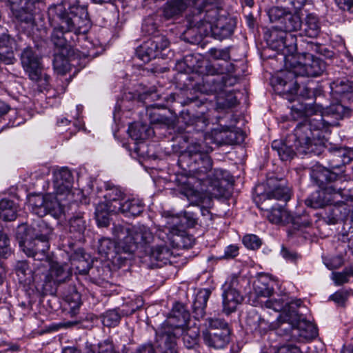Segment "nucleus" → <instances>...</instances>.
<instances>
[{
	"label": "nucleus",
	"mask_w": 353,
	"mask_h": 353,
	"mask_svg": "<svg viewBox=\"0 0 353 353\" xmlns=\"http://www.w3.org/2000/svg\"><path fill=\"white\" fill-rule=\"evenodd\" d=\"M271 48L284 57L285 69L281 72L288 80L281 79L285 85H294L293 90L297 91L298 77H318L325 71V63L321 59L314 57L310 52L296 54V38L285 32L273 31L271 34Z\"/></svg>",
	"instance_id": "f257e3e1"
},
{
	"label": "nucleus",
	"mask_w": 353,
	"mask_h": 353,
	"mask_svg": "<svg viewBox=\"0 0 353 353\" xmlns=\"http://www.w3.org/2000/svg\"><path fill=\"white\" fill-rule=\"evenodd\" d=\"M49 23L53 27L51 39L59 48L65 46V33L85 34L90 28L86 7L80 6L77 0H63L51 5L48 9Z\"/></svg>",
	"instance_id": "f03ea898"
},
{
	"label": "nucleus",
	"mask_w": 353,
	"mask_h": 353,
	"mask_svg": "<svg viewBox=\"0 0 353 353\" xmlns=\"http://www.w3.org/2000/svg\"><path fill=\"white\" fill-rule=\"evenodd\" d=\"M190 171L201 185V190L212 196L220 197L225 194V183L231 179L230 173L222 169H212V160L208 154H201L194 158Z\"/></svg>",
	"instance_id": "7ed1b4c3"
},
{
	"label": "nucleus",
	"mask_w": 353,
	"mask_h": 353,
	"mask_svg": "<svg viewBox=\"0 0 353 353\" xmlns=\"http://www.w3.org/2000/svg\"><path fill=\"white\" fill-rule=\"evenodd\" d=\"M46 0H8L12 13L21 27L29 34L45 38L48 27L43 14L39 12L40 6Z\"/></svg>",
	"instance_id": "20e7f679"
},
{
	"label": "nucleus",
	"mask_w": 353,
	"mask_h": 353,
	"mask_svg": "<svg viewBox=\"0 0 353 353\" xmlns=\"http://www.w3.org/2000/svg\"><path fill=\"white\" fill-rule=\"evenodd\" d=\"M190 314L185 306L176 303L170 316L157 332V341L162 353H176L178 335L190 324Z\"/></svg>",
	"instance_id": "39448f33"
},
{
	"label": "nucleus",
	"mask_w": 353,
	"mask_h": 353,
	"mask_svg": "<svg viewBox=\"0 0 353 353\" xmlns=\"http://www.w3.org/2000/svg\"><path fill=\"white\" fill-rule=\"evenodd\" d=\"M336 121H331L322 113L316 112L309 117L305 123H299L294 130L295 146L300 154H306L310 150L314 141L321 137L320 131H326L331 126H335Z\"/></svg>",
	"instance_id": "423d86ee"
},
{
	"label": "nucleus",
	"mask_w": 353,
	"mask_h": 353,
	"mask_svg": "<svg viewBox=\"0 0 353 353\" xmlns=\"http://www.w3.org/2000/svg\"><path fill=\"white\" fill-rule=\"evenodd\" d=\"M117 236L120 240L119 246L124 252L132 253L138 249H147L154 240V236L150 229L144 225H134L125 228L115 227Z\"/></svg>",
	"instance_id": "0eeeda50"
},
{
	"label": "nucleus",
	"mask_w": 353,
	"mask_h": 353,
	"mask_svg": "<svg viewBox=\"0 0 353 353\" xmlns=\"http://www.w3.org/2000/svg\"><path fill=\"white\" fill-rule=\"evenodd\" d=\"M276 333L287 336L288 340L304 342L316 337L318 330L314 324L305 320L296 310H293L289 314L287 323H281Z\"/></svg>",
	"instance_id": "6e6552de"
},
{
	"label": "nucleus",
	"mask_w": 353,
	"mask_h": 353,
	"mask_svg": "<svg viewBox=\"0 0 353 353\" xmlns=\"http://www.w3.org/2000/svg\"><path fill=\"white\" fill-rule=\"evenodd\" d=\"M125 194L118 186L111 184L105 185L104 201L100 202L95 208V218L98 225L106 227L109 225V214H117L119 206L124 200Z\"/></svg>",
	"instance_id": "1a4fd4ad"
},
{
	"label": "nucleus",
	"mask_w": 353,
	"mask_h": 353,
	"mask_svg": "<svg viewBox=\"0 0 353 353\" xmlns=\"http://www.w3.org/2000/svg\"><path fill=\"white\" fill-rule=\"evenodd\" d=\"M263 216L274 224H292V228L288 230V234L292 235L296 232L302 231L310 225L309 217L307 214L294 216L291 214L285 208L280 205L273 206L270 210H266Z\"/></svg>",
	"instance_id": "9d476101"
},
{
	"label": "nucleus",
	"mask_w": 353,
	"mask_h": 353,
	"mask_svg": "<svg viewBox=\"0 0 353 353\" xmlns=\"http://www.w3.org/2000/svg\"><path fill=\"white\" fill-rule=\"evenodd\" d=\"M21 63L29 78L37 83L40 91L49 85L50 76L43 71L41 57L31 48H25L21 54Z\"/></svg>",
	"instance_id": "9b49d317"
},
{
	"label": "nucleus",
	"mask_w": 353,
	"mask_h": 353,
	"mask_svg": "<svg viewBox=\"0 0 353 353\" xmlns=\"http://www.w3.org/2000/svg\"><path fill=\"white\" fill-rule=\"evenodd\" d=\"M66 202L70 203L68 196L63 195L61 199L54 192V194L37 196L32 206V211L39 217L49 213L54 217L59 219L65 214Z\"/></svg>",
	"instance_id": "f8f14e48"
},
{
	"label": "nucleus",
	"mask_w": 353,
	"mask_h": 353,
	"mask_svg": "<svg viewBox=\"0 0 353 353\" xmlns=\"http://www.w3.org/2000/svg\"><path fill=\"white\" fill-rule=\"evenodd\" d=\"M217 3L218 0H216L213 4L207 2V6L203 11L205 12L203 21L209 24L210 30L214 37L223 40L233 34L234 25L230 21L223 23L221 19H217L219 14Z\"/></svg>",
	"instance_id": "ddd939ff"
},
{
	"label": "nucleus",
	"mask_w": 353,
	"mask_h": 353,
	"mask_svg": "<svg viewBox=\"0 0 353 353\" xmlns=\"http://www.w3.org/2000/svg\"><path fill=\"white\" fill-rule=\"evenodd\" d=\"M345 190L338 183L328 185L324 189L315 191L305 200V204L312 208H325L331 202H339L347 194Z\"/></svg>",
	"instance_id": "4468645a"
},
{
	"label": "nucleus",
	"mask_w": 353,
	"mask_h": 353,
	"mask_svg": "<svg viewBox=\"0 0 353 353\" xmlns=\"http://www.w3.org/2000/svg\"><path fill=\"white\" fill-rule=\"evenodd\" d=\"M73 178L70 171L67 168L54 170L53 172V185L54 192L61 199L63 195L68 196V202L76 201L75 193L79 194L78 190H72Z\"/></svg>",
	"instance_id": "2eb2a0df"
},
{
	"label": "nucleus",
	"mask_w": 353,
	"mask_h": 353,
	"mask_svg": "<svg viewBox=\"0 0 353 353\" xmlns=\"http://www.w3.org/2000/svg\"><path fill=\"white\" fill-rule=\"evenodd\" d=\"M216 0H168L163 8V14L166 19L181 15L188 8L192 6L198 14H201L207 2L214 3Z\"/></svg>",
	"instance_id": "dca6fc26"
},
{
	"label": "nucleus",
	"mask_w": 353,
	"mask_h": 353,
	"mask_svg": "<svg viewBox=\"0 0 353 353\" xmlns=\"http://www.w3.org/2000/svg\"><path fill=\"white\" fill-rule=\"evenodd\" d=\"M169 41L163 35H155L144 41L136 50V54L144 63L155 59L159 53L169 46Z\"/></svg>",
	"instance_id": "f3484780"
},
{
	"label": "nucleus",
	"mask_w": 353,
	"mask_h": 353,
	"mask_svg": "<svg viewBox=\"0 0 353 353\" xmlns=\"http://www.w3.org/2000/svg\"><path fill=\"white\" fill-rule=\"evenodd\" d=\"M239 281L236 276L232 275L223 285V306L227 314L234 312L237 305L243 301V296L239 290Z\"/></svg>",
	"instance_id": "a211bd4d"
},
{
	"label": "nucleus",
	"mask_w": 353,
	"mask_h": 353,
	"mask_svg": "<svg viewBox=\"0 0 353 353\" xmlns=\"http://www.w3.org/2000/svg\"><path fill=\"white\" fill-rule=\"evenodd\" d=\"M349 196L339 199V202H331L325 208L322 213L323 219L330 225H334L345 221L350 214L351 209L347 205Z\"/></svg>",
	"instance_id": "6ab92c4d"
},
{
	"label": "nucleus",
	"mask_w": 353,
	"mask_h": 353,
	"mask_svg": "<svg viewBox=\"0 0 353 353\" xmlns=\"http://www.w3.org/2000/svg\"><path fill=\"white\" fill-rule=\"evenodd\" d=\"M52 232V229L43 220L39 219L29 227L27 224L23 223L18 228V235L21 239H41L49 240V236Z\"/></svg>",
	"instance_id": "aec40b11"
},
{
	"label": "nucleus",
	"mask_w": 353,
	"mask_h": 353,
	"mask_svg": "<svg viewBox=\"0 0 353 353\" xmlns=\"http://www.w3.org/2000/svg\"><path fill=\"white\" fill-rule=\"evenodd\" d=\"M21 247L27 256L33 257L34 260L47 262V252L50 248L49 240L24 239V241L21 242Z\"/></svg>",
	"instance_id": "412c9836"
},
{
	"label": "nucleus",
	"mask_w": 353,
	"mask_h": 353,
	"mask_svg": "<svg viewBox=\"0 0 353 353\" xmlns=\"http://www.w3.org/2000/svg\"><path fill=\"white\" fill-rule=\"evenodd\" d=\"M310 176L316 185L321 189H324L328 185L334 184L336 182L338 185L341 183L339 174L321 166L313 168L310 172Z\"/></svg>",
	"instance_id": "4be33fe9"
},
{
	"label": "nucleus",
	"mask_w": 353,
	"mask_h": 353,
	"mask_svg": "<svg viewBox=\"0 0 353 353\" xmlns=\"http://www.w3.org/2000/svg\"><path fill=\"white\" fill-rule=\"evenodd\" d=\"M202 338L208 347L223 348L230 341V330L223 329L212 332L209 329H205L202 332Z\"/></svg>",
	"instance_id": "5701e85b"
},
{
	"label": "nucleus",
	"mask_w": 353,
	"mask_h": 353,
	"mask_svg": "<svg viewBox=\"0 0 353 353\" xmlns=\"http://www.w3.org/2000/svg\"><path fill=\"white\" fill-rule=\"evenodd\" d=\"M302 301L299 299L294 301H285L283 299H268L263 302L262 306L267 308L272 309L276 312H283L284 316L280 315V318H283L282 323H287V319L289 318V314L292 313L293 310L296 309L301 305Z\"/></svg>",
	"instance_id": "b1692460"
},
{
	"label": "nucleus",
	"mask_w": 353,
	"mask_h": 353,
	"mask_svg": "<svg viewBox=\"0 0 353 353\" xmlns=\"http://www.w3.org/2000/svg\"><path fill=\"white\" fill-rule=\"evenodd\" d=\"M294 148L295 146V139L294 134L289 137V139L283 141L281 140H274L272 143V148L275 151L279 158L283 161H290L296 154ZM298 152V150H296Z\"/></svg>",
	"instance_id": "393cba45"
},
{
	"label": "nucleus",
	"mask_w": 353,
	"mask_h": 353,
	"mask_svg": "<svg viewBox=\"0 0 353 353\" xmlns=\"http://www.w3.org/2000/svg\"><path fill=\"white\" fill-rule=\"evenodd\" d=\"M281 24V28H283V30H279L278 29L274 28L270 30L268 34H266V39L270 47L271 34L273 31H276L278 32H285L288 35H292V34H289L287 32L296 31L299 30L301 26V21L299 15L293 14L289 11ZM292 36L294 35L292 34Z\"/></svg>",
	"instance_id": "a878e982"
},
{
	"label": "nucleus",
	"mask_w": 353,
	"mask_h": 353,
	"mask_svg": "<svg viewBox=\"0 0 353 353\" xmlns=\"http://www.w3.org/2000/svg\"><path fill=\"white\" fill-rule=\"evenodd\" d=\"M143 209L144 204L139 199H128L123 201L117 214H121L125 217L133 218L139 216L143 211Z\"/></svg>",
	"instance_id": "bb28decb"
},
{
	"label": "nucleus",
	"mask_w": 353,
	"mask_h": 353,
	"mask_svg": "<svg viewBox=\"0 0 353 353\" xmlns=\"http://www.w3.org/2000/svg\"><path fill=\"white\" fill-rule=\"evenodd\" d=\"M211 291L209 289H202L196 293L192 305L194 317L196 319L199 320L205 316V309Z\"/></svg>",
	"instance_id": "cd10ccee"
},
{
	"label": "nucleus",
	"mask_w": 353,
	"mask_h": 353,
	"mask_svg": "<svg viewBox=\"0 0 353 353\" xmlns=\"http://www.w3.org/2000/svg\"><path fill=\"white\" fill-rule=\"evenodd\" d=\"M274 181L273 179L268 180V185L270 187L274 186V188L271 191L268 192L264 196L267 199H274L285 202L289 201L291 197L290 189L285 186L283 183L274 185Z\"/></svg>",
	"instance_id": "c85d7f7f"
},
{
	"label": "nucleus",
	"mask_w": 353,
	"mask_h": 353,
	"mask_svg": "<svg viewBox=\"0 0 353 353\" xmlns=\"http://www.w3.org/2000/svg\"><path fill=\"white\" fill-rule=\"evenodd\" d=\"M15 41L10 35L1 34V62L12 64L14 60V50L16 49Z\"/></svg>",
	"instance_id": "c756f323"
},
{
	"label": "nucleus",
	"mask_w": 353,
	"mask_h": 353,
	"mask_svg": "<svg viewBox=\"0 0 353 353\" xmlns=\"http://www.w3.org/2000/svg\"><path fill=\"white\" fill-rule=\"evenodd\" d=\"M324 117L331 121H336V125L339 124V121L343 119L350 114V108L345 107L341 103H333L327 107L323 112Z\"/></svg>",
	"instance_id": "7c9ffc66"
},
{
	"label": "nucleus",
	"mask_w": 353,
	"mask_h": 353,
	"mask_svg": "<svg viewBox=\"0 0 353 353\" xmlns=\"http://www.w3.org/2000/svg\"><path fill=\"white\" fill-rule=\"evenodd\" d=\"M282 79L288 80L286 78L284 77L283 73L281 72L280 75L277 77V81L279 85L284 87L283 90H281V92H283V94H290L292 95L299 94L303 99H312L313 97L314 90L310 85H306L300 88L299 84L297 83V91L292 92L288 90H293L294 85H292L290 87H289V85H285L284 81L281 80Z\"/></svg>",
	"instance_id": "2f4dec72"
},
{
	"label": "nucleus",
	"mask_w": 353,
	"mask_h": 353,
	"mask_svg": "<svg viewBox=\"0 0 353 353\" xmlns=\"http://www.w3.org/2000/svg\"><path fill=\"white\" fill-rule=\"evenodd\" d=\"M318 110L313 105L299 103L291 108V115L294 120H301L300 123H305L309 117L317 112Z\"/></svg>",
	"instance_id": "473e14b6"
},
{
	"label": "nucleus",
	"mask_w": 353,
	"mask_h": 353,
	"mask_svg": "<svg viewBox=\"0 0 353 353\" xmlns=\"http://www.w3.org/2000/svg\"><path fill=\"white\" fill-rule=\"evenodd\" d=\"M179 336H182L183 343L187 348H193L198 344L199 328L195 323L192 326L188 325L183 327V332H181Z\"/></svg>",
	"instance_id": "72a5a7b5"
},
{
	"label": "nucleus",
	"mask_w": 353,
	"mask_h": 353,
	"mask_svg": "<svg viewBox=\"0 0 353 353\" xmlns=\"http://www.w3.org/2000/svg\"><path fill=\"white\" fill-rule=\"evenodd\" d=\"M70 272L67 269L66 265H62L57 262L50 264L48 279L55 283L65 281L70 276Z\"/></svg>",
	"instance_id": "f704fd0d"
},
{
	"label": "nucleus",
	"mask_w": 353,
	"mask_h": 353,
	"mask_svg": "<svg viewBox=\"0 0 353 353\" xmlns=\"http://www.w3.org/2000/svg\"><path fill=\"white\" fill-rule=\"evenodd\" d=\"M128 132L132 139L139 141L148 139L152 130L145 124L134 123L129 125Z\"/></svg>",
	"instance_id": "c9c22d12"
},
{
	"label": "nucleus",
	"mask_w": 353,
	"mask_h": 353,
	"mask_svg": "<svg viewBox=\"0 0 353 353\" xmlns=\"http://www.w3.org/2000/svg\"><path fill=\"white\" fill-rule=\"evenodd\" d=\"M303 26L305 34L308 37L316 38L321 32L319 18L314 14H309L306 16Z\"/></svg>",
	"instance_id": "e433bc0d"
},
{
	"label": "nucleus",
	"mask_w": 353,
	"mask_h": 353,
	"mask_svg": "<svg viewBox=\"0 0 353 353\" xmlns=\"http://www.w3.org/2000/svg\"><path fill=\"white\" fill-rule=\"evenodd\" d=\"M15 272L20 283L30 284L33 281V272L27 261H18L15 266Z\"/></svg>",
	"instance_id": "4c0bfd02"
},
{
	"label": "nucleus",
	"mask_w": 353,
	"mask_h": 353,
	"mask_svg": "<svg viewBox=\"0 0 353 353\" xmlns=\"http://www.w3.org/2000/svg\"><path fill=\"white\" fill-rule=\"evenodd\" d=\"M17 207L12 201L1 199V219L6 221H12L17 216Z\"/></svg>",
	"instance_id": "58836bf2"
},
{
	"label": "nucleus",
	"mask_w": 353,
	"mask_h": 353,
	"mask_svg": "<svg viewBox=\"0 0 353 353\" xmlns=\"http://www.w3.org/2000/svg\"><path fill=\"white\" fill-rule=\"evenodd\" d=\"M172 255L171 250L164 244L157 245L150 249V257L157 261L166 263Z\"/></svg>",
	"instance_id": "ea45409f"
},
{
	"label": "nucleus",
	"mask_w": 353,
	"mask_h": 353,
	"mask_svg": "<svg viewBox=\"0 0 353 353\" xmlns=\"http://www.w3.org/2000/svg\"><path fill=\"white\" fill-rule=\"evenodd\" d=\"M333 156L335 158H339L338 163H331V168H339L341 165L348 163L352 159H353V151L346 150L345 149H340L333 152Z\"/></svg>",
	"instance_id": "a19ab883"
},
{
	"label": "nucleus",
	"mask_w": 353,
	"mask_h": 353,
	"mask_svg": "<svg viewBox=\"0 0 353 353\" xmlns=\"http://www.w3.org/2000/svg\"><path fill=\"white\" fill-rule=\"evenodd\" d=\"M85 221L83 215L79 213L70 219V232H76L79 234L83 233L85 230Z\"/></svg>",
	"instance_id": "79ce46f5"
},
{
	"label": "nucleus",
	"mask_w": 353,
	"mask_h": 353,
	"mask_svg": "<svg viewBox=\"0 0 353 353\" xmlns=\"http://www.w3.org/2000/svg\"><path fill=\"white\" fill-rule=\"evenodd\" d=\"M121 316L117 310H110L102 316V323L107 327H114L120 321Z\"/></svg>",
	"instance_id": "37998d69"
},
{
	"label": "nucleus",
	"mask_w": 353,
	"mask_h": 353,
	"mask_svg": "<svg viewBox=\"0 0 353 353\" xmlns=\"http://www.w3.org/2000/svg\"><path fill=\"white\" fill-rule=\"evenodd\" d=\"M254 291L259 297H269L273 294L274 289L268 283L258 280L254 283Z\"/></svg>",
	"instance_id": "c03bdc74"
},
{
	"label": "nucleus",
	"mask_w": 353,
	"mask_h": 353,
	"mask_svg": "<svg viewBox=\"0 0 353 353\" xmlns=\"http://www.w3.org/2000/svg\"><path fill=\"white\" fill-rule=\"evenodd\" d=\"M289 10L286 8L279 6H275L270 8L268 11V15L272 22L281 23Z\"/></svg>",
	"instance_id": "a18cd8bd"
},
{
	"label": "nucleus",
	"mask_w": 353,
	"mask_h": 353,
	"mask_svg": "<svg viewBox=\"0 0 353 353\" xmlns=\"http://www.w3.org/2000/svg\"><path fill=\"white\" fill-rule=\"evenodd\" d=\"M241 134L235 131L228 130L221 132V143L226 145H233L239 143L240 140Z\"/></svg>",
	"instance_id": "49530a36"
},
{
	"label": "nucleus",
	"mask_w": 353,
	"mask_h": 353,
	"mask_svg": "<svg viewBox=\"0 0 353 353\" xmlns=\"http://www.w3.org/2000/svg\"><path fill=\"white\" fill-rule=\"evenodd\" d=\"M243 243L248 249L256 250L261 245V241L256 235L247 234L243 238Z\"/></svg>",
	"instance_id": "de8ad7c7"
},
{
	"label": "nucleus",
	"mask_w": 353,
	"mask_h": 353,
	"mask_svg": "<svg viewBox=\"0 0 353 353\" xmlns=\"http://www.w3.org/2000/svg\"><path fill=\"white\" fill-rule=\"evenodd\" d=\"M350 276H353V268L346 269L341 272H333L332 279L336 285H341L348 282Z\"/></svg>",
	"instance_id": "09e8293b"
},
{
	"label": "nucleus",
	"mask_w": 353,
	"mask_h": 353,
	"mask_svg": "<svg viewBox=\"0 0 353 353\" xmlns=\"http://www.w3.org/2000/svg\"><path fill=\"white\" fill-rule=\"evenodd\" d=\"M205 326L212 332L218 330L229 329L227 323L219 319H208L206 320Z\"/></svg>",
	"instance_id": "8fccbe9b"
},
{
	"label": "nucleus",
	"mask_w": 353,
	"mask_h": 353,
	"mask_svg": "<svg viewBox=\"0 0 353 353\" xmlns=\"http://www.w3.org/2000/svg\"><path fill=\"white\" fill-rule=\"evenodd\" d=\"M148 114L150 123L152 124L170 125L172 123V121L169 118L159 114L156 111H150Z\"/></svg>",
	"instance_id": "3c124183"
},
{
	"label": "nucleus",
	"mask_w": 353,
	"mask_h": 353,
	"mask_svg": "<svg viewBox=\"0 0 353 353\" xmlns=\"http://www.w3.org/2000/svg\"><path fill=\"white\" fill-rule=\"evenodd\" d=\"M262 323H265V320L261 319L257 313L250 314L247 318V325L252 330H256L259 329Z\"/></svg>",
	"instance_id": "603ef678"
},
{
	"label": "nucleus",
	"mask_w": 353,
	"mask_h": 353,
	"mask_svg": "<svg viewBox=\"0 0 353 353\" xmlns=\"http://www.w3.org/2000/svg\"><path fill=\"white\" fill-rule=\"evenodd\" d=\"M53 64L56 72L61 75L65 74L70 70V67L67 59L59 60L58 59H56Z\"/></svg>",
	"instance_id": "864d4df0"
},
{
	"label": "nucleus",
	"mask_w": 353,
	"mask_h": 353,
	"mask_svg": "<svg viewBox=\"0 0 353 353\" xmlns=\"http://www.w3.org/2000/svg\"><path fill=\"white\" fill-rule=\"evenodd\" d=\"M208 54L214 59H230V53L227 49L211 48L209 50Z\"/></svg>",
	"instance_id": "5fc2aeb1"
},
{
	"label": "nucleus",
	"mask_w": 353,
	"mask_h": 353,
	"mask_svg": "<svg viewBox=\"0 0 353 353\" xmlns=\"http://www.w3.org/2000/svg\"><path fill=\"white\" fill-rule=\"evenodd\" d=\"M350 295L347 290H341L336 292L330 296V299L334 301L339 305H343Z\"/></svg>",
	"instance_id": "6e6d98bb"
},
{
	"label": "nucleus",
	"mask_w": 353,
	"mask_h": 353,
	"mask_svg": "<svg viewBox=\"0 0 353 353\" xmlns=\"http://www.w3.org/2000/svg\"><path fill=\"white\" fill-rule=\"evenodd\" d=\"M114 248V243L110 239L103 238L99 242V251L101 254H108Z\"/></svg>",
	"instance_id": "4d7b16f0"
},
{
	"label": "nucleus",
	"mask_w": 353,
	"mask_h": 353,
	"mask_svg": "<svg viewBox=\"0 0 353 353\" xmlns=\"http://www.w3.org/2000/svg\"><path fill=\"white\" fill-rule=\"evenodd\" d=\"M331 90L333 92L341 95H347L349 91L347 90L348 85L345 83L343 81L340 82H333L331 85Z\"/></svg>",
	"instance_id": "13d9d810"
},
{
	"label": "nucleus",
	"mask_w": 353,
	"mask_h": 353,
	"mask_svg": "<svg viewBox=\"0 0 353 353\" xmlns=\"http://www.w3.org/2000/svg\"><path fill=\"white\" fill-rule=\"evenodd\" d=\"M202 147L200 144L196 143H192L187 148L186 152L188 154L190 158L194 161V158H199V155L204 154L201 152Z\"/></svg>",
	"instance_id": "bf43d9fd"
},
{
	"label": "nucleus",
	"mask_w": 353,
	"mask_h": 353,
	"mask_svg": "<svg viewBox=\"0 0 353 353\" xmlns=\"http://www.w3.org/2000/svg\"><path fill=\"white\" fill-rule=\"evenodd\" d=\"M9 239L7 235L1 233V258H8L12 254V250L9 245Z\"/></svg>",
	"instance_id": "052dcab7"
},
{
	"label": "nucleus",
	"mask_w": 353,
	"mask_h": 353,
	"mask_svg": "<svg viewBox=\"0 0 353 353\" xmlns=\"http://www.w3.org/2000/svg\"><path fill=\"white\" fill-rule=\"evenodd\" d=\"M98 353H118L114 350V345L109 341H104L98 345Z\"/></svg>",
	"instance_id": "680f3d73"
},
{
	"label": "nucleus",
	"mask_w": 353,
	"mask_h": 353,
	"mask_svg": "<svg viewBox=\"0 0 353 353\" xmlns=\"http://www.w3.org/2000/svg\"><path fill=\"white\" fill-rule=\"evenodd\" d=\"M343 263V260L341 256H336L325 261V265L330 270L340 268Z\"/></svg>",
	"instance_id": "e2e57ef3"
},
{
	"label": "nucleus",
	"mask_w": 353,
	"mask_h": 353,
	"mask_svg": "<svg viewBox=\"0 0 353 353\" xmlns=\"http://www.w3.org/2000/svg\"><path fill=\"white\" fill-rule=\"evenodd\" d=\"M278 3H285L296 10H301L305 4L307 0H276Z\"/></svg>",
	"instance_id": "0e129e2a"
},
{
	"label": "nucleus",
	"mask_w": 353,
	"mask_h": 353,
	"mask_svg": "<svg viewBox=\"0 0 353 353\" xmlns=\"http://www.w3.org/2000/svg\"><path fill=\"white\" fill-rule=\"evenodd\" d=\"M239 254V247L236 245H230L225 249L223 258L231 259L235 258Z\"/></svg>",
	"instance_id": "69168bd1"
},
{
	"label": "nucleus",
	"mask_w": 353,
	"mask_h": 353,
	"mask_svg": "<svg viewBox=\"0 0 353 353\" xmlns=\"http://www.w3.org/2000/svg\"><path fill=\"white\" fill-rule=\"evenodd\" d=\"M276 353H303V352L298 346L289 344L279 347Z\"/></svg>",
	"instance_id": "338daca9"
},
{
	"label": "nucleus",
	"mask_w": 353,
	"mask_h": 353,
	"mask_svg": "<svg viewBox=\"0 0 353 353\" xmlns=\"http://www.w3.org/2000/svg\"><path fill=\"white\" fill-rule=\"evenodd\" d=\"M1 121H6L9 117H14L16 114L14 110H10L6 104H1Z\"/></svg>",
	"instance_id": "774afa93"
}]
</instances>
